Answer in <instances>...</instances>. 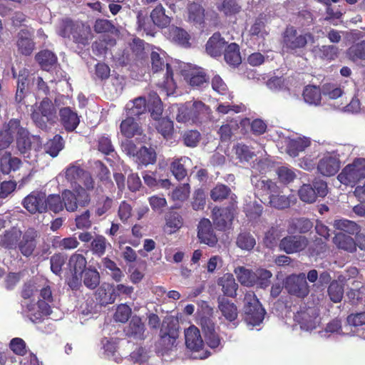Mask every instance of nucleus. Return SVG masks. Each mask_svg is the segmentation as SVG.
<instances>
[{"label": "nucleus", "instance_id": "obj_34", "mask_svg": "<svg viewBox=\"0 0 365 365\" xmlns=\"http://www.w3.org/2000/svg\"><path fill=\"white\" fill-rule=\"evenodd\" d=\"M310 140L307 138H297L290 139L287 143V153L292 157H296L299 152L309 147Z\"/></svg>", "mask_w": 365, "mask_h": 365}, {"label": "nucleus", "instance_id": "obj_37", "mask_svg": "<svg viewBox=\"0 0 365 365\" xmlns=\"http://www.w3.org/2000/svg\"><path fill=\"white\" fill-rule=\"evenodd\" d=\"M62 200L63 209L65 208L68 212H73L77 210L78 205L80 206L76 188L73 191L65 190L62 192Z\"/></svg>", "mask_w": 365, "mask_h": 365}, {"label": "nucleus", "instance_id": "obj_16", "mask_svg": "<svg viewBox=\"0 0 365 365\" xmlns=\"http://www.w3.org/2000/svg\"><path fill=\"white\" fill-rule=\"evenodd\" d=\"M341 168V162L338 157L331 154L324 155L318 162L317 170L324 176H334Z\"/></svg>", "mask_w": 365, "mask_h": 365}, {"label": "nucleus", "instance_id": "obj_2", "mask_svg": "<svg viewBox=\"0 0 365 365\" xmlns=\"http://www.w3.org/2000/svg\"><path fill=\"white\" fill-rule=\"evenodd\" d=\"M178 336V323L171 317L165 318L160 330V339L157 345L158 351L162 355L173 351L177 346Z\"/></svg>", "mask_w": 365, "mask_h": 365}, {"label": "nucleus", "instance_id": "obj_26", "mask_svg": "<svg viewBox=\"0 0 365 365\" xmlns=\"http://www.w3.org/2000/svg\"><path fill=\"white\" fill-rule=\"evenodd\" d=\"M311 52L316 58L334 60L338 56L339 48L334 45H317L312 48Z\"/></svg>", "mask_w": 365, "mask_h": 365}, {"label": "nucleus", "instance_id": "obj_9", "mask_svg": "<svg viewBox=\"0 0 365 365\" xmlns=\"http://www.w3.org/2000/svg\"><path fill=\"white\" fill-rule=\"evenodd\" d=\"M232 201L230 205L225 207H215L212 209V220L219 230H226L234 219L236 205L233 197H231Z\"/></svg>", "mask_w": 365, "mask_h": 365}, {"label": "nucleus", "instance_id": "obj_31", "mask_svg": "<svg viewBox=\"0 0 365 365\" xmlns=\"http://www.w3.org/2000/svg\"><path fill=\"white\" fill-rule=\"evenodd\" d=\"M147 109L146 101L143 97H138L126 104L125 111L127 117L140 116L145 113Z\"/></svg>", "mask_w": 365, "mask_h": 365}, {"label": "nucleus", "instance_id": "obj_25", "mask_svg": "<svg viewBox=\"0 0 365 365\" xmlns=\"http://www.w3.org/2000/svg\"><path fill=\"white\" fill-rule=\"evenodd\" d=\"M218 309L221 314L229 322H234L238 316L237 307L227 299L219 297L217 299Z\"/></svg>", "mask_w": 365, "mask_h": 365}, {"label": "nucleus", "instance_id": "obj_35", "mask_svg": "<svg viewBox=\"0 0 365 365\" xmlns=\"http://www.w3.org/2000/svg\"><path fill=\"white\" fill-rule=\"evenodd\" d=\"M151 19L154 26L158 27H166L170 23V19L165 14V10L161 4H158L150 13Z\"/></svg>", "mask_w": 365, "mask_h": 365}, {"label": "nucleus", "instance_id": "obj_36", "mask_svg": "<svg viewBox=\"0 0 365 365\" xmlns=\"http://www.w3.org/2000/svg\"><path fill=\"white\" fill-rule=\"evenodd\" d=\"M334 243L336 246L347 252H356V243L354 238L343 233H338L334 237Z\"/></svg>", "mask_w": 365, "mask_h": 365}, {"label": "nucleus", "instance_id": "obj_64", "mask_svg": "<svg viewBox=\"0 0 365 365\" xmlns=\"http://www.w3.org/2000/svg\"><path fill=\"white\" fill-rule=\"evenodd\" d=\"M361 108H365V93L355 96L347 106V110L358 113Z\"/></svg>", "mask_w": 365, "mask_h": 365}, {"label": "nucleus", "instance_id": "obj_10", "mask_svg": "<svg viewBox=\"0 0 365 365\" xmlns=\"http://www.w3.org/2000/svg\"><path fill=\"white\" fill-rule=\"evenodd\" d=\"M284 44L286 48L295 50L304 48L309 41L314 43V37L310 33L299 34L293 26L287 27L284 33Z\"/></svg>", "mask_w": 365, "mask_h": 365}, {"label": "nucleus", "instance_id": "obj_47", "mask_svg": "<svg viewBox=\"0 0 365 365\" xmlns=\"http://www.w3.org/2000/svg\"><path fill=\"white\" fill-rule=\"evenodd\" d=\"M333 226L336 230L344 231L350 235L357 234L360 230V226L355 222L346 219L335 220Z\"/></svg>", "mask_w": 365, "mask_h": 365}, {"label": "nucleus", "instance_id": "obj_13", "mask_svg": "<svg viewBox=\"0 0 365 365\" xmlns=\"http://www.w3.org/2000/svg\"><path fill=\"white\" fill-rule=\"evenodd\" d=\"M23 207L31 214L46 212V193L33 191L22 200Z\"/></svg>", "mask_w": 365, "mask_h": 365}, {"label": "nucleus", "instance_id": "obj_49", "mask_svg": "<svg viewBox=\"0 0 365 365\" xmlns=\"http://www.w3.org/2000/svg\"><path fill=\"white\" fill-rule=\"evenodd\" d=\"M205 10L202 6L196 3H192L188 6V19L190 21L201 24L205 18Z\"/></svg>", "mask_w": 365, "mask_h": 365}, {"label": "nucleus", "instance_id": "obj_41", "mask_svg": "<svg viewBox=\"0 0 365 365\" xmlns=\"http://www.w3.org/2000/svg\"><path fill=\"white\" fill-rule=\"evenodd\" d=\"M84 285L93 289L97 287L100 283V274L96 269L87 268L81 274Z\"/></svg>", "mask_w": 365, "mask_h": 365}, {"label": "nucleus", "instance_id": "obj_4", "mask_svg": "<svg viewBox=\"0 0 365 365\" xmlns=\"http://www.w3.org/2000/svg\"><path fill=\"white\" fill-rule=\"evenodd\" d=\"M210 109L202 101L187 102L178 109L176 120L180 123H196L208 118Z\"/></svg>", "mask_w": 365, "mask_h": 365}, {"label": "nucleus", "instance_id": "obj_46", "mask_svg": "<svg viewBox=\"0 0 365 365\" xmlns=\"http://www.w3.org/2000/svg\"><path fill=\"white\" fill-rule=\"evenodd\" d=\"M64 147L63 138L59 135H56L52 139L48 140L45 145V152L52 158L56 157L59 152Z\"/></svg>", "mask_w": 365, "mask_h": 365}, {"label": "nucleus", "instance_id": "obj_1", "mask_svg": "<svg viewBox=\"0 0 365 365\" xmlns=\"http://www.w3.org/2000/svg\"><path fill=\"white\" fill-rule=\"evenodd\" d=\"M31 118L36 127L47 130L50 125L54 123L56 110L52 101L44 97L38 104L35 103L31 108Z\"/></svg>", "mask_w": 365, "mask_h": 365}, {"label": "nucleus", "instance_id": "obj_3", "mask_svg": "<svg viewBox=\"0 0 365 365\" xmlns=\"http://www.w3.org/2000/svg\"><path fill=\"white\" fill-rule=\"evenodd\" d=\"M152 71L156 73L163 71L166 68V73L164 79L158 83V86L161 88V93L165 96L173 94L176 88L175 83L173 78V72L170 65L165 61V55L162 56L157 51H153L150 54Z\"/></svg>", "mask_w": 365, "mask_h": 365}, {"label": "nucleus", "instance_id": "obj_24", "mask_svg": "<svg viewBox=\"0 0 365 365\" xmlns=\"http://www.w3.org/2000/svg\"><path fill=\"white\" fill-rule=\"evenodd\" d=\"M124 331L127 336L143 340L145 339V327L139 317L133 316L128 325L125 327Z\"/></svg>", "mask_w": 365, "mask_h": 365}, {"label": "nucleus", "instance_id": "obj_42", "mask_svg": "<svg viewBox=\"0 0 365 365\" xmlns=\"http://www.w3.org/2000/svg\"><path fill=\"white\" fill-rule=\"evenodd\" d=\"M304 101L309 105L318 106L322 99V92L319 87L307 86L303 91Z\"/></svg>", "mask_w": 365, "mask_h": 365}, {"label": "nucleus", "instance_id": "obj_43", "mask_svg": "<svg viewBox=\"0 0 365 365\" xmlns=\"http://www.w3.org/2000/svg\"><path fill=\"white\" fill-rule=\"evenodd\" d=\"M225 60L231 66H235L240 64L242 59L237 44L232 43L226 47L225 49Z\"/></svg>", "mask_w": 365, "mask_h": 365}, {"label": "nucleus", "instance_id": "obj_20", "mask_svg": "<svg viewBox=\"0 0 365 365\" xmlns=\"http://www.w3.org/2000/svg\"><path fill=\"white\" fill-rule=\"evenodd\" d=\"M294 319L300 324L301 329L306 331L315 329L319 323L318 314L315 309L312 308L297 312Z\"/></svg>", "mask_w": 365, "mask_h": 365}, {"label": "nucleus", "instance_id": "obj_32", "mask_svg": "<svg viewBox=\"0 0 365 365\" xmlns=\"http://www.w3.org/2000/svg\"><path fill=\"white\" fill-rule=\"evenodd\" d=\"M36 60L41 67L47 71H51L57 65L56 56L49 50H43L36 55Z\"/></svg>", "mask_w": 365, "mask_h": 365}, {"label": "nucleus", "instance_id": "obj_54", "mask_svg": "<svg viewBox=\"0 0 365 365\" xmlns=\"http://www.w3.org/2000/svg\"><path fill=\"white\" fill-rule=\"evenodd\" d=\"M189 160L187 158H181L174 160L171 164V171L178 180H181L187 175V170L185 168V163Z\"/></svg>", "mask_w": 365, "mask_h": 365}, {"label": "nucleus", "instance_id": "obj_48", "mask_svg": "<svg viewBox=\"0 0 365 365\" xmlns=\"http://www.w3.org/2000/svg\"><path fill=\"white\" fill-rule=\"evenodd\" d=\"M107 240L103 235H97L92 240L89 248L94 255L103 256L106 250Z\"/></svg>", "mask_w": 365, "mask_h": 365}, {"label": "nucleus", "instance_id": "obj_57", "mask_svg": "<svg viewBox=\"0 0 365 365\" xmlns=\"http://www.w3.org/2000/svg\"><path fill=\"white\" fill-rule=\"evenodd\" d=\"M86 173L79 165L71 164L65 170V177L71 182H76L78 180H81V178Z\"/></svg>", "mask_w": 365, "mask_h": 365}, {"label": "nucleus", "instance_id": "obj_30", "mask_svg": "<svg viewBox=\"0 0 365 365\" xmlns=\"http://www.w3.org/2000/svg\"><path fill=\"white\" fill-rule=\"evenodd\" d=\"M314 225L313 222L305 217L293 218L289 220L288 231L291 233H307L310 231Z\"/></svg>", "mask_w": 365, "mask_h": 365}, {"label": "nucleus", "instance_id": "obj_59", "mask_svg": "<svg viewBox=\"0 0 365 365\" xmlns=\"http://www.w3.org/2000/svg\"><path fill=\"white\" fill-rule=\"evenodd\" d=\"M268 202L270 206L279 210L287 208L290 205L289 199L284 195L281 194L280 189L269 200Z\"/></svg>", "mask_w": 365, "mask_h": 365}, {"label": "nucleus", "instance_id": "obj_7", "mask_svg": "<svg viewBox=\"0 0 365 365\" xmlns=\"http://www.w3.org/2000/svg\"><path fill=\"white\" fill-rule=\"evenodd\" d=\"M365 178V158H358L345 166L338 175L337 179L346 185L354 186L361 179Z\"/></svg>", "mask_w": 365, "mask_h": 365}, {"label": "nucleus", "instance_id": "obj_51", "mask_svg": "<svg viewBox=\"0 0 365 365\" xmlns=\"http://www.w3.org/2000/svg\"><path fill=\"white\" fill-rule=\"evenodd\" d=\"M347 56L352 61L365 60V41L352 45L347 50Z\"/></svg>", "mask_w": 365, "mask_h": 365}, {"label": "nucleus", "instance_id": "obj_61", "mask_svg": "<svg viewBox=\"0 0 365 365\" xmlns=\"http://www.w3.org/2000/svg\"><path fill=\"white\" fill-rule=\"evenodd\" d=\"M231 190L225 185L218 184L210 191V197L214 201H220L229 196Z\"/></svg>", "mask_w": 365, "mask_h": 365}, {"label": "nucleus", "instance_id": "obj_39", "mask_svg": "<svg viewBox=\"0 0 365 365\" xmlns=\"http://www.w3.org/2000/svg\"><path fill=\"white\" fill-rule=\"evenodd\" d=\"M166 225L164 230L166 233L171 235L178 230L183 224L182 216L176 212H170L166 218Z\"/></svg>", "mask_w": 365, "mask_h": 365}, {"label": "nucleus", "instance_id": "obj_12", "mask_svg": "<svg viewBox=\"0 0 365 365\" xmlns=\"http://www.w3.org/2000/svg\"><path fill=\"white\" fill-rule=\"evenodd\" d=\"M284 287L289 294L299 298H304L309 293V286L304 273L289 276L286 279Z\"/></svg>", "mask_w": 365, "mask_h": 365}, {"label": "nucleus", "instance_id": "obj_33", "mask_svg": "<svg viewBox=\"0 0 365 365\" xmlns=\"http://www.w3.org/2000/svg\"><path fill=\"white\" fill-rule=\"evenodd\" d=\"M91 38V30L90 27L84 24H77L71 39L77 44L86 46L88 44Z\"/></svg>", "mask_w": 365, "mask_h": 365}, {"label": "nucleus", "instance_id": "obj_28", "mask_svg": "<svg viewBox=\"0 0 365 365\" xmlns=\"http://www.w3.org/2000/svg\"><path fill=\"white\" fill-rule=\"evenodd\" d=\"M185 78L192 87H204L208 84V78L202 68H195L185 75Z\"/></svg>", "mask_w": 365, "mask_h": 365}, {"label": "nucleus", "instance_id": "obj_22", "mask_svg": "<svg viewBox=\"0 0 365 365\" xmlns=\"http://www.w3.org/2000/svg\"><path fill=\"white\" fill-rule=\"evenodd\" d=\"M217 284L221 287V290L225 296L231 298L236 297L239 286L232 274L226 273L223 274L218 278Z\"/></svg>", "mask_w": 365, "mask_h": 365}, {"label": "nucleus", "instance_id": "obj_63", "mask_svg": "<svg viewBox=\"0 0 365 365\" xmlns=\"http://www.w3.org/2000/svg\"><path fill=\"white\" fill-rule=\"evenodd\" d=\"M201 138L200 133L195 130H187L182 135L184 144L187 147H196Z\"/></svg>", "mask_w": 365, "mask_h": 365}, {"label": "nucleus", "instance_id": "obj_40", "mask_svg": "<svg viewBox=\"0 0 365 365\" xmlns=\"http://www.w3.org/2000/svg\"><path fill=\"white\" fill-rule=\"evenodd\" d=\"M238 281L243 285L250 287L255 284V272L246 269L244 267H237L234 269Z\"/></svg>", "mask_w": 365, "mask_h": 365}, {"label": "nucleus", "instance_id": "obj_19", "mask_svg": "<svg viewBox=\"0 0 365 365\" xmlns=\"http://www.w3.org/2000/svg\"><path fill=\"white\" fill-rule=\"evenodd\" d=\"M251 182L255 187L257 191L262 195L267 196L268 200H269L279 190V187L277 186L276 182L264 178L252 176L251 178Z\"/></svg>", "mask_w": 365, "mask_h": 365}, {"label": "nucleus", "instance_id": "obj_17", "mask_svg": "<svg viewBox=\"0 0 365 365\" xmlns=\"http://www.w3.org/2000/svg\"><path fill=\"white\" fill-rule=\"evenodd\" d=\"M197 237L201 243L215 247L218 242L211 222L206 218L202 219L197 226Z\"/></svg>", "mask_w": 365, "mask_h": 365}, {"label": "nucleus", "instance_id": "obj_5", "mask_svg": "<svg viewBox=\"0 0 365 365\" xmlns=\"http://www.w3.org/2000/svg\"><path fill=\"white\" fill-rule=\"evenodd\" d=\"M9 130L14 133V135H16V149L19 153L29 158L31 149V138L40 143L39 137H31L29 130L22 127L20 120L16 118L9 120Z\"/></svg>", "mask_w": 365, "mask_h": 365}, {"label": "nucleus", "instance_id": "obj_58", "mask_svg": "<svg viewBox=\"0 0 365 365\" xmlns=\"http://www.w3.org/2000/svg\"><path fill=\"white\" fill-rule=\"evenodd\" d=\"M217 9L226 16H230L240 12L241 6L236 0H224L221 4L217 6Z\"/></svg>", "mask_w": 365, "mask_h": 365}, {"label": "nucleus", "instance_id": "obj_11", "mask_svg": "<svg viewBox=\"0 0 365 365\" xmlns=\"http://www.w3.org/2000/svg\"><path fill=\"white\" fill-rule=\"evenodd\" d=\"M40 237V232L34 227H29L21 232L18 242L20 252L26 257L31 256L37 247Z\"/></svg>", "mask_w": 365, "mask_h": 365}, {"label": "nucleus", "instance_id": "obj_8", "mask_svg": "<svg viewBox=\"0 0 365 365\" xmlns=\"http://www.w3.org/2000/svg\"><path fill=\"white\" fill-rule=\"evenodd\" d=\"M328 193L327 184L322 180L316 179L312 185L304 184L299 190L301 200L307 203L314 202L318 197H323Z\"/></svg>", "mask_w": 365, "mask_h": 365}, {"label": "nucleus", "instance_id": "obj_53", "mask_svg": "<svg viewBox=\"0 0 365 365\" xmlns=\"http://www.w3.org/2000/svg\"><path fill=\"white\" fill-rule=\"evenodd\" d=\"M328 294L334 303L340 302L344 296V287L336 280H333L328 287Z\"/></svg>", "mask_w": 365, "mask_h": 365}, {"label": "nucleus", "instance_id": "obj_29", "mask_svg": "<svg viewBox=\"0 0 365 365\" xmlns=\"http://www.w3.org/2000/svg\"><path fill=\"white\" fill-rule=\"evenodd\" d=\"M226 42L217 33L214 34L206 44V51L210 56L216 57L221 55L226 48Z\"/></svg>", "mask_w": 365, "mask_h": 365}, {"label": "nucleus", "instance_id": "obj_18", "mask_svg": "<svg viewBox=\"0 0 365 365\" xmlns=\"http://www.w3.org/2000/svg\"><path fill=\"white\" fill-rule=\"evenodd\" d=\"M58 115L60 123L67 132H73L80 123V116L70 107L60 108Z\"/></svg>", "mask_w": 365, "mask_h": 365}, {"label": "nucleus", "instance_id": "obj_62", "mask_svg": "<svg viewBox=\"0 0 365 365\" xmlns=\"http://www.w3.org/2000/svg\"><path fill=\"white\" fill-rule=\"evenodd\" d=\"M272 277V273L264 269H257L255 272V284L259 286L261 288H265L269 284V279Z\"/></svg>", "mask_w": 365, "mask_h": 365}, {"label": "nucleus", "instance_id": "obj_14", "mask_svg": "<svg viewBox=\"0 0 365 365\" xmlns=\"http://www.w3.org/2000/svg\"><path fill=\"white\" fill-rule=\"evenodd\" d=\"M308 239L302 235H288L283 237L279 244V250L290 255L304 250L308 245Z\"/></svg>", "mask_w": 365, "mask_h": 365}, {"label": "nucleus", "instance_id": "obj_50", "mask_svg": "<svg viewBox=\"0 0 365 365\" xmlns=\"http://www.w3.org/2000/svg\"><path fill=\"white\" fill-rule=\"evenodd\" d=\"M68 264L73 273L81 274L86 269L87 262L83 255L76 253L71 255Z\"/></svg>", "mask_w": 365, "mask_h": 365}, {"label": "nucleus", "instance_id": "obj_60", "mask_svg": "<svg viewBox=\"0 0 365 365\" xmlns=\"http://www.w3.org/2000/svg\"><path fill=\"white\" fill-rule=\"evenodd\" d=\"M205 307L207 309L208 316H202L200 319V324L204 334L207 332L210 333V331L215 330V324L213 322L212 317H211L212 314V309L207 304H206Z\"/></svg>", "mask_w": 365, "mask_h": 365}, {"label": "nucleus", "instance_id": "obj_15", "mask_svg": "<svg viewBox=\"0 0 365 365\" xmlns=\"http://www.w3.org/2000/svg\"><path fill=\"white\" fill-rule=\"evenodd\" d=\"M82 185H78L76 187V192L78 196V203L81 207L87 206L91 202L90 191L98 190L96 187L95 180L90 173L87 172L81 178Z\"/></svg>", "mask_w": 365, "mask_h": 365}, {"label": "nucleus", "instance_id": "obj_27", "mask_svg": "<svg viewBox=\"0 0 365 365\" xmlns=\"http://www.w3.org/2000/svg\"><path fill=\"white\" fill-rule=\"evenodd\" d=\"M120 133L127 138H131L135 135H140L143 133L141 126L133 117H127L120 125Z\"/></svg>", "mask_w": 365, "mask_h": 365}, {"label": "nucleus", "instance_id": "obj_23", "mask_svg": "<svg viewBox=\"0 0 365 365\" xmlns=\"http://www.w3.org/2000/svg\"><path fill=\"white\" fill-rule=\"evenodd\" d=\"M185 338L187 348L193 351H199L204 345L200 330L194 326L185 331Z\"/></svg>", "mask_w": 365, "mask_h": 365}, {"label": "nucleus", "instance_id": "obj_21", "mask_svg": "<svg viewBox=\"0 0 365 365\" xmlns=\"http://www.w3.org/2000/svg\"><path fill=\"white\" fill-rule=\"evenodd\" d=\"M16 45L20 53L29 56L33 52L35 46L31 34L28 30H21L16 35Z\"/></svg>", "mask_w": 365, "mask_h": 365}, {"label": "nucleus", "instance_id": "obj_38", "mask_svg": "<svg viewBox=\"0 0 365 365\" xmlns=\"http://www.w3.org/2000/svg\"><path fill=\"white\" fill-rule=\"evenodd\" d=\"M21 235V232L19 230L12 228L11 230L6 231L1 237L0 245L8 249L14 248L18 245Z\"/></svg>", "mask_w": 365, "mask_h": 365}, {"label": "nucleus", "instance_id": "obj_6", "mask_svg": "<svg viewBox=\"0 0 365 365\" xmlns=\"http://www.w3.org/2000/svg\"><path fill=\"white\" fill-rule=\"evenodd\" d=\"M245 320L252 326L259 325L264 319L265 310L252 292H247L244 298Z\"/></svg>", "mask_w": 365, "mask_h": 365}, {"label": "nucleus", "instance_id": "obj_52", "mask_svg": "<svg viewBox=\"0 0 365 365\" xmlns=\"http://www.w3.org/2000/svg\"><path fill=\"white\" fill-rule=\"evenodd\" d=\"M48 210L55 213H58L63 210L62 195H46V212Z\"/></svg>", "mask_w": 365, "mask_h": 365}, {"label": "nucleus", "instance_id": "obj_44", "mask_svg": "<svg viewBox=\"0 0 365 365\" xmlns=\"http://www.w3.org/2000/svg\"><path fill=\"white\" fill-rule=\"evenodd\" d=\"M156 160V153L152 148L142 147L135 157V162L139 165L153 164Z\"/></svg>", "mask_w": 365, "mask_h": 365}, {"label": "nucleus", "instance_id": "obj_56", "mask_svg": "<svg viewBox=\"0 0 365 365\" xmlns=\"http://www.w3.org/2000/svg\"><path fill=\"white\" fill-rule=\"evenodd\" d=\"M155 127L158 133L164 138H169L173 132V122L168 118H162L156 120Z\"/></svg>", "mask_w": 365, "mask_h": 365}, {"label": "nucleus", "instance_id": "obj_45", "mask_svg": "<svg viewBox=\"0 0 365 365\" xmlns=\"http://www.w3.org/2000/svg\"><path fill=\"white\" fill-rule=\"evenodd\" d=\"M170 38L173 41L183 47L190 46V36L182 29L178 27H173L170 29Z\"/></svg>", "mask_w": 365, "mask_h": 365}, {"label": "nucleus", "instance_id": "obj_55", "mask_svg": "<svg viewBox=\"0 0 365 365\" xmlns=\"http://www.w3.org/2000/svg\"><path fill=\"white\" fill-rule=\"evenodd\" d=\"M236 243L240 249L250 251L255 246L256 240L250 233L243 232L239 234Z\"/></svg>", "mask_w": 365, "mask_h": 365}]
</instances>
